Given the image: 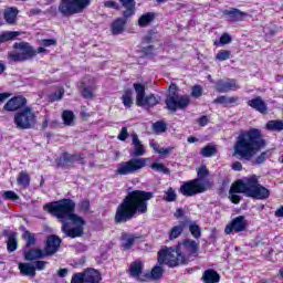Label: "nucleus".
<instances>
[{
  "mask_svg": "<svg viewBox=\"0 0 283 283\" xmlns=\"http://www.w3.org/2000/svg\"><path fill=\"white\" fill-rule=\"evenodd\" d=\"M130 138H132L133 156L137 158L140 156H145L146 154L145 145H143V142H140V138H138V134L136 133L130 134Z\"/></svg>",
  "mask_w": 283,
  "mask_h": 283,
  "instance_id": "obj_18",
  "label": "nucleus"
},
{
  "mask_svg": "<svg viewBox=\"0 0 283 283\" xmlns=\"http://www.w3.org/2000/svg\"><path fill=\"white\" fill-rule=\"evenodd\" d=\"M23 239L27 241V247H34L36 243V238L33 233H30V231L23 233Z\"/></svg>",
  "mask_w": 283,
  "mask_h": 283,
  "instance_id": "obj_45",
  "label": "nucleus"
},
{
  "mask_svg": "<svg viewBox=\"0 0 283 283\" xmlns=\"http://www.w3.org/2000/svg\"><path fill=\"white\" fill-rule=\"evenodd\" d=\"M125 30V20L117 19L112 24V33L113 34H120Z\"/></svg>",
  "mask_w": 283,
  "mask_h": 283,
  "instance_id": "obj_38",
  "label": "nucleus"
},
{
  "mask_svg": "<svg viewBox=\"0 0 283 283\" xmlns=\"http://www.w3.org/2000/svg\"><path fill=\"white\" fill-rule=\"evenodd\" d=\"M3 197L7 198V200H19V196L14 193V191H6Z\"/></svg>",
  "mask_w": 283,
  "mask_h": 283,
  "instance_id": "obj_55",
  "label": "nucleus"
},
{
  "mask_svg": "<svg viewBox=\"0 0 283 283\" xmlns=\"http://www.w3.org/2000/svg\"><path fill=\"white\" fill-rule=\"evenodd\" d=\"M41 44L44 48H50V45H56V41L54 39L42 40Z\"/></svg>",
  "mask_w": 283,
  "mask_h": 283,
  "instance_id": "obj_58",
  "label": "nucleus"
},
{
  "mask_svg": "<svg viewBox=\"0 0 283 283\" xmlns=\"http://www.w3.org/2000/svg\"><path fill=\"white\" fill-rule=\"evenodd\" d=\"M189 103L190 99L187 96L178 95V86H176V84H171L169 86L166 105L170 112H176V109H185Z\"/></svg>",
  "mask_w": 283,
  "mask_h": 283,
  "instance_id": "obj_8",
  "label": "nucleus"
},
{
  "mask_svg": "<svg viewBox=\"0 0 283 283\" xmlns=\"http://www.w3.org/2000/svg\"><path fill=\"white\" fill-rule=\"evenodd\" d=\"M151 169H155V171H160L161 174H169V169H167L165 165L160 163L153 164Z\"/></svg>",
  "mask_w": 283,
  "mask_h": 283,
  "instance_id": "obj_48",
  "label": "nucleus"
},
{
  "mask_svg": "<svg viewBox=\"0 0 283 283\" xmlns=\"http://www.w3.org/2000/svg\"><path fill=\"white\" fill-rule=\"evenodd\" d=\"M45 266H48V262L38 261L34 265V269H36L38 271H43V269H45Z\"/></svg>",
  "mask_w": 283,
  "mask_h": 283,
  "instance_id": "obj_59",
  "label": "nucleus"
},
{
  "mask_svg": "<svg viewBox=\"0 0 283 283\" xmlns=\"http://www.w3.org/2000/svg\"><path fill=\"white\" fill-rule=\"evenodd\" d=\"M7 247L10 253H12V251H17V234L12 233L9 235Z\"/></svg>",
  "mask_w": 283,
  "mask_h": 283,
  "instance_id": "obj_43",
  "label": "nucleus"
},
{
  "mask_svg": "<svg viewBox=\"0 0 283 283\" xmlns=\"http://www.w3.org/2000/svg\"><path fill=\"white\" fill-rule=\"evenodd\" d=\"M211 188V182L202 181L200 179H193L187 182H184L180 187L179 191L182 196H196V193H202L207 191V189Z\"/></svg>",
  "mask_w": 283,
  "mask_h": 283,
  "instance_id": "obj_10",
  "label": "nucleus"
},
{
  "mask_svg": "<svg viewBox=\"0 0 283 283\" xmlns=\"http://www.w3.org/2000/svg\"><path fill=\"white\" fill-rule=\"evenodd\" d=\"M155 15L154 13H145L144 15H142L138 20V25L140 28H147V25H149V23H151V21H154Z\"/></svg>",
  "mask_w": 283,
  "mask_h": 283,
  "instance_id": "obj_39",
  "label": "nucleus"
},
{
  "mask_svg": "<svg viewBox=\"0 0 283 283\" xmlns=\"http://www.w3.org/2000/svg\"><path fill=\"white\" fill-rule=\"evenodd\" d=\"M92 0H60L57 11L62 17H74V14H82Z\"/></svg>",
  "mask_w": 283,
  "mask_h": 283,
  "instance_id": "obj_5",
  "label": "nucleus"
},
{
  "mask_svg": "<svg viewBox=\"0 0 283 283\" xmlns=\"http://www.w3.org/2000/svg\"><path fill=\"white\" fill-rule=\"evenodd\" d=\"M154 195L143 190H134L125 197L123 202L117 207L115 222H127L136 213H147V201L151 200Z\"/></svg>",
  "mask_w": 283,
  "mask_h": 283,
  "instance_id": "obj_2",
  "label": "nucleus"
},
{
  "mask_svg": "<svg viewBox=\"0 0 283 283\" xmlns=\"http://www.w3.org/2000/svg\"><path fill=\"white\" fill-rule=\"evenodd\" d=\"M14 50L9 52L8 56L11 61H28L36 56V50L28 42H19L13 44Z\"/></svg>",
  "mask_w": 283,
  "mask_h": 283,
  "instance_id": "obj_7",
  "label": "nucleus"
},
{
  "mask_svg": "<svg viewBox=\"0 0 283 283\" xmlns=\"http://www.w3.org/2000/svg\"><path fill=\"white\" fill-rule=\"evenodd\" d=\"M265 129H269L270 132H282L283 120H280V119L270 120L266 123Z\"/></svg>",
  "mask_w": 283,
  "mask_h": 283,
  "instance_id": "obj_34",
  "label": "nucleus"
},
{
  "mask_svg": "<svg viewBox=\"0 0 283 283\" xmlns=\"http://www.w3.org/2000/svg\"><path fill=\"white\" fill-rule=\"evenodd\" d=\"M198 178H207L209 176V169H207V166H201L197 170Z\"/></svg>",
  "mask_w": 283,
  "mask_h": 283,
  "instance_id": "obj_51",
  "label": "nucleus"
},
{
  "mask_svg": "<svg viewBox=\"0 0 283 283\" xmlns=\"http://www.w3.org/2000/svg\"><path fill=\"white\" fill-rule=\"evenodd\" d=\"M232 169L234 171H241L242 170V164L240 161H235L234 164H232Z\"/></svg>",
  "mask_w": 283,
  "mask_h": 283,
  "instance_id": "obj_63",
  "label": "nucleus"
},
{
  "mask_svg": "<svg viewBox=\"0 0 283 283\" xmlns=\"http://www.w3.org/2000/svg\"><path fill=\"white\" fill-rule=\"evenodd\" d=\"M182 231H185V226L182 224L172 227L169 233V240H176V238H180Z\"/></svg>",
  "mask_w": 283,
  "mask_h": 283,
  "instance_id": "obj_40",
  "label": "nucleus"
},
{
  "mask_svg": "<svg viewBox=\"0 0 283 283\" xmlns=\"http://www.w3.org/2000/svg\"><path fill=\"white\" fill-rule=\"evenodd\" d=\"M122 2V6L126 8V11L124 12V17H132L134 14V9L136 8V1L134 0H119Z\"/></svg>",
  "mask_w": 283,
  "mask_h": 283,
  "instance_id": "obj_33",
  "label": "nucleus"
},
{
  "mask_svg": "<svg viewBox=\"0 0 283 283\" xmlns=\"http://www.w3.org/2000/svg\"><path fill=\"white\" fill-rule=\"evenodd\" d=\"M19 269L22 275H29L30 277H34V275H36V269L32 263H19Z\"/></svg>",
  "mask_w": 283,
  "mask_h": 283,
  "instance_id": "obj_29",
  "label": "nucleus"
},
{
  "mask_svg": "<svg viewBox=\"0 0 283 283\" xmlns=\"http://www.w3.org/2000/svg\"><path fill=\"white\" fill-rule=\"evenodd\" d=\"M216 59L217 61H229V59H231V51L220 50L216 54Z\"/></svg>",
  "mask_w": 283,
  "mask_h": 283,
  "instance_id": "obj_46",
  "label": "nucleus"
},
{
  "mask_svg": "<svg viewBox=\"0 0 283 283\" xmlns=\"http://www.w3.org/2000/svg\"><path fill=\"white\" fill-rule=\"evenodd\" d=\"M84 275L85 283H99L101 273L94 269H88L82 273Z\"/></svg>",
  "mask_w": 283,
  "mask_h": 283,
  "instance_id": "obj_24",
  "label": "nucleus"
},
{
  "mask_svg": "<svg viewBox=\"0 0 283 283\" xmlns=\"http://www.w3.org/2000/svg\"><path fill=\"white\" fill-rule=\"evenodd\" d=\"M177 249L179 250V253H181L182 258H186L187 264V262L191 260V255H196V253H198L199 244L191 239H186Z\"/></svg>",
  "mask_w": 283,
  "mask_h": 283,
  "instance_id": "obj_13",
  "label": "nucleus"
},
{
  "mask_svg": "<svg viewBox=\"0 0 283 283\" xmlns=\"http://www.w3.org/2000/svg\"><path fill=\"white\" fill-rule=\"evenodd\" d=\"M127 138H129V133L127 132V127H123L117 136V139L125 142Z\"/></svg>",
  "mask_w": 283,
  "mask_h": 283,
  "instance_id": "obj_50",
  "label": "nucleus"
},
{
  "mask_svg": "<svg viewBox=\"0 0 283 283\" xmlns=\"http://www.w3.org/2000/svg\"><path fill=\"white\" fill-rule=\"evenodd\" d=\"M24 258L29 262H32L34 260H41V258H48V255L45 254L44 250L34 249V250H30L29 252H27L24 254Z\"/></svg>",
  "mask_w": 283,
  "mask_h": 283,
  "instance_id": "obj_28",
  "label": "nucleus"
},
{
  "mask_svg": "<svg viewBox=\"0 0 283 283\" xmlns=\"http://www.w3.org/2000/svg\"><path fill=\"white\" fill-rule=\"evenodd\" d=\"M191 96H193V98H200V96H202V86L200 85L193 86Z\"/></svg>",
  "mask_w": 283,
  "mask_h": 283,
  "instance_id": "obj_49",
  "label": "nucleus"
},
{
  "mask_svg": "<svg viewBox=\"0 0 283 283\" xmlns=\"http://www.w3.org/2000/svg\"><path fill=\"white\" fill-rule=\"evenodd\" d=\"M149 158H133L128 161H124L118 165L116 169V174L119 176H129V174H136V171H140L144 167H147V163Z\"/></svg>",
  "mask_w": 283,
  "mask_h": 283,
  "instance_id": "obj_9",
  "label": "nucleus"
},
{
  "mask_svg": "<svg viewBox=\"0 0 283 283\" xmlns=\"http://www.w3.org/2000/svg\"><path fill=\"white\" fill-rule=\"evenodd\" d=\"M266 142L262 136V132L256 128H251L249 130L241 132L237 137L234 144V154L233 156H239L244 158V160H251L253 156L260 153V149L264 148Z\"/></svg>",
  "mask_w": 283,
  "mask_h": 283,
  "instance_id": "obj_3",
  "label": "nucleus"
},
{
  "mask_svg": "<svg viewBox=\"0 0 283 283\" xmlns=\"http://www.w3.org/2000/svg\"><path fill=\"white\" fill-rule=\"evenodd\" d=\"M105 8H114L115 10H118V3L114 0H107L104 2Z\"/></svg>",
  "mask_w": 283,
  "mask_h": 283,
  "instance_id": "obj_57",
  "label": "nucleus"
},
{
  "mask_svg": "<svg viewBox=\"0 0 283 283\" xmlns=\"http://www.w3.org/2000/svg\"><path fill=\"white\" fill-rule=\"evenodd\" d=\"M202 279L205 283H216L220 282V274L213 270H208L203 273Z\"/></svg>",
  "mask_w": 283,
  "mask_h": 283,
  "instance_id": "obj_31",
  "label": "nucleus"
},
{
  "mask_svg": "<svg viewBox=\"0 0 283 283\" xmlns=\"http://www.w3.org/2000/svg\"><path fill=\"white\" fill-rule=\"evenodd\" d=\"M153 129L157 134H163L164 132H167V124L165 122H156L153 125Z\"/></svg>",
  "mask_w": 283,
  "mask_h": 283,
  "instance_id": "obj_47",
  "label": "nucleus"
},
{
  "mask_svg": "<svg viewBox=\"0 0 283 283\" xmlns=\"http://www.w3.org/2000/svg\"><path fill=\"white\" fill-rule=\"evenodd\" d=\"M18 14H19V10H17V8H7L4 9V12H3L4 21L9 25H17Z\"/></svg>",
  "mask_w": 283,
  "mask_h": 283,
  "instance_id": "obj_25",
  "label": "nucleus"
},
{
  "mask_svg": "<svg viewBox=\"0 0 283 283\" xmlns=\"http://www.w3.org/2000/svg\"><path fill=\"white\" fill-rule=\"evenodd\" d=\"M223 14L229 17V21H244V19L249 17V13L242 12L239 9L226 10L223 11Z\"/></svg>",
  "mask_w": 283,
  "mask_h": 283,
  "instance_id": "obj_21",
  "label": "nucleus"
},
{
  "mask_svg": "<svg viewBox=\"0 0 283 283\" xmlns=\"http://www.w3.org/2000/svg\"><path fill=\"white\" fill-rule=\"evenodd\" d=\"M275 217H276V218H283V206H281V207L275 211Z\"/></svg>",
  "mask_w": 283,
  "mask_h": 283,
  "instance_id": "obj_64",
  "label": "nucleus"
},
{
  "mask_svg": "<svg viewBox=\"0 0 283 283\" xmlns=\"http://www.w3.org/2000/svg\"><path fill=\"white\" fill-rule=\"evenodd\" d=\"M14 125L18 129H30L36 125V115L32 108H24L14 115Z\"/></svg>",
  "mask_w": 283,
  "mask_h": 283,
  "instance_id": "obj_11",
  "label": "nucleus"
},
{
  "mask_svg": "<svg viewBox=\"0 0 283 283\" xmlns=\"http://www.w3.org/2000/svg\"><path fill=\"white\" fill-rule=\"evenodd\" d=\"M61 247V238L56 235H51L46 240V245L44 248L45 255H54Z\"/></svg>",
  "mask_w": 283,
  "mask_h": 283,
  "instance_id": "obj_17",
  "label": "nucleus"
},
{
  "mask_svg": "<svg viewBox=\"0 0 283 283\" xmlns=\"http://www.w3.org/2000/svg\"><path fill=\"white\" fill-rule=\"evenodd\" d=\"M240 85L235 82V80H230V81H219L217 83L216 90L218 92H231V90H239Z\"/></svg>",
  "mask_w": 283,
  "mask_h": 283,
  "instance_id": "obj_22",
  "label": "nucleus"
},
{
  "mask_svg": "<svg viewBox=\"0 0 283 283\" xmlns=\"http://www.w3.org/2000/svg\"><path fill=\"white\" fill-rule=\"evenodd\" d=\"M74 209H76V203L72 199H62L44 206V211L61 220L62 231L67 238H81L87 222L83 217L74 213Z\"/></svg>",
  "mask_w": 283,
  "mask_h": 283,
  "instance_id": "obj_1",
  "label": "nucleus"
},
{
  "mask_svg": "<svg viewBox=\"0 0 283 283\" xmlns=\"http://www.w3.org/2000/svg\"><path fill=\"white\" fill-rule=\"evenodd\" d=\"M249 107H252V109H255L256 112H260V114H266L268 107H266V102L262 99V97H255L252 99L248 101Z\"/></svg>",
  "mask_w": 283,
  "mask_h": 283,
  "instance_id": "obj_20",
  "label": "nucleus"
},
{
  "mask_svg": "<svg viewBox=\"0 0 283 283\" xmlns=\"http://www.w3.org/2000/svg\"><path fill=\"white\" fill-rule=\"evenodd\" d=\"M189 229H190V233H191V235H193V238H200V227H198L196 224H191Z\"/></svg>",
  "mask_w": 283,
  "mask_h": 283,
  "instance_id": "obj_54",
  "label": "nucleus"
},
{
  "mask_svg": "<svg viewBox=\"0 0 283 283\" xmlns=\"http://www.w3.org/2000/svg\"><path fill=\"white\" fill-rule=\"evenodd\" d=\"M21 32L19 31H7L0 34V45L7 41H14L15 36H19Z\"/></svg>",
  "mask_w": 283,
  "mask_h": 283,
  "instance_id": "obj_35",
  "label": "nucleus"
},
{
  "mask_svg": "<svg viewBox=\"0 0 283 283\" xmlns=\"http://www.w3.org/2000/svg\"><path fill=\"white\" fill-rule=\"evenodd\" d=\"M247 227H249V223L244 216H239L226 226L224 233L227 235H231V233H242V231H247Z\"/></svg>",
  "mask_w": 283,
  "mask_h": 283,
  "instance_id": "obj_14",
  "label": "nucleus"
},
{
  "mask_svg": "<svg viewBox=\"0 0 283 283\" xmlns=\"http://www.w3.org/2000/svg\"><path fill=\"white\" fill-rule=\"evenodd\" d=\"M25 103H28V99H25V97L15 96L6 103L4 109L6 112H17V109H21V107H23Z\"/></svg>",
  "mask_w": 283,
  "mask_h": 283,
  "instance_id": "obj_19",
  "label": "nucleus"
},
{
  "mask_svg": "<svg viewBox=\"0 0 283 283\" xmlns=\"http://www.w3.org/2000/svg\"><path fill=\"white\" fill-rule=\"evenodd\" d=\"M64 124L72 125L74 123V113L72 111H64L62 114Z\"/></svg>",
  "mask_w": 283,
  "mask_h": 283,
  "instance_id": "obj_44",
  "label": "nucleus"
},
{
  "mask_svg": "<svg viewBox=\"0 0 283 283\" xmlns=\"http://www.w3.org/2000/svg\"><path fill=\"white\" fill-rule=\"evenodd\" d=\"M136 93L137 107H156L158 105V98L154 95L145 96V85L142 83L133 84Z\"/></svg>",
  "mask_w": 283,
  "mask_h": 283,
  "instance_id": "obj_12",
  "label": "nucleus"
},
{
  "mask_svg": "<svg viewBox=\"0 0 283 283\" xmlns=\"http://www.w3.org/2000/svg\"><path fill=\"white\" fill-rule=\"evenodd\" d=\"M217 151H218V149L216 148V145L209 144L201 149L200 154L205 158H211V156H216Z\"/></svg>",
  "mask_w": 283,
  "mask_h": 283,
  "instance_id": "obj_37",
  "label": "nucleus"
},
{
  "mask_svg": "<svg viewBox=\"0 0 283 283\" xmlns=\"http://www.w3.org/2000/svg\"><path fill=\"white\" fill-rule=\"evenodd\" d=\"M177 198H178V195H176V190H174V188H168L165 191L164 200H166V202H176Z\"/></svg>",
  "mask_w": 283,
  "mask_h": 283,
  "instance_id": "obj_42",
  "label": "nucleus"
},
{
  "mask_svg": "<svg viewBox=\"0 0 283 283\" xmlns=\"http://www.w3.org/2000/svg\"><path fill=\"white\" fill-rule=\"evenodd\" d=\"M65 91L63 88L57 90L54 94L51 95V101H61L63 98Z\"/></svg>",
  "mask_w": 283,
  "mask_h": 283,
  "instance_id": "obj_53",
  "label": "nucleus"
},
{
  "mask_svg": "<svg viewBox=\"0 0 283 283\" xmlns=\"http://www.w3.org/2000/svg\"><path fill=\"white\" fill-rule=\"evenodd\" d=\"M85 282V276L83 273H76L73 275L71 283H84Z\"/></svg>",
  "mask_w": 283,
  "mask_h": 283,
  "instance_id": "obj_52",
  "label": "nucleus"
},
{
  "mask_svg": "<svg viewBox=\"0 0 283 283\" xmlns=\"http://www.w3.org/2000/svg\"><path fill=\"white\" fill-rule=\"evenodd\" d=\"M80 87L84 98H94V92H96V80L92 76H85L80 83Z\"/></svg>",
  "mask_w": 283,
  "mask_h": 283,
  "instance_id": "obj_15",
  "label": "nucleus"
},
{
  "mask_svg": "<svg viewBox=\"0 0 283 283\" xmlns=\"http://www.w3.org/2000/svg\"><path fill=\"white\" fill-rule=\"evenodd\" d=\"M76 161L83 164V156L64 154L60 158L59 165L60 167H67V165H72V163H76Z\"/></svg>",
  "mask_w": 283,
  "mask_h": 283,
  "instance_id": "obj_23",
  "label": "nucleus"
},
{
  "mask_svg": "<svg viewBox=\"0 0 283 283\" xmlns=\"http://www.w3.org/2000/svg\"><path fill=\"white\" fill-rule=\"evenodd\" d=\"M214 103H219L220 105H227V96H220L214 99Z\"/></svg>",
  "mask_w": 283,
  "mask_h": 283,
  "instance_id": "obj_61",
  "label": "nucleus"
},
{
  "mask_svg": "<svg viewBox=\"0 0 283 283\" xmlns=\"http://www.w3.org/2000/svg\"><path fill=\"white\" fill-rule=\"evenodd\" d=\"M243 185L245 187V196L249 198H254L255 200H266L271 196V191L264 186L260 185L258 176L252 175L249 178L243 179Z\"/></svg>",
  "mask_w": 283,
  "mask_h": 283,
  "instance_id": "obj_4",
  "label": "nucleus"
},
{
  "mask_svg": "<svg viewBox=\"0 0 283 283\" xmlns=\"http://www.w3.org/2000/svg\"><path fill=\"white\" fill-rule=\"evenodd\" d=\"M18 185H20L21 187H28V185H30V175L25 171H22L18 175Z\"/></svg>",
  "mask_w": 283,
  "mask_h": 283,
  "instance_id": "obj_41",
  "label": "nucleus"
},
{
  "mask_svg": "<svg viewBox=\"0 0 283 283\" xmlns=\"http://www.w3.org/2000/svg\"><path fill=\"white\" fill-rule=\"evenodd\" d=\"M238 193H247V188L244 186V180H238L235 181L229 192V199L233 205H240V200H242V197Z\"/></svg>",
  "mask_w": 283,
  "mask_h": 283,
  "instance_id": "obj_16",
  "label": "nucleus"
},
{
  "mask_svg": "<svg viewBox=\"0 0 283 283\" xmlns=\"http://www.w3.org/2000/svg\"><path fill=\"white\" fill-rule=\"evenodd\" d=\"M220 43H221V45H227V44L231 43V35H229V33L222 34L220 38Z\"/></svg>",
  "mask_w": 283,
  "mask_h": 283,
  "instance_id": "obj_56",
  "label": "nucleus"
},
{
  "mask_svg": "<svg viewBox=\"0 0 283 283\" xmlns=\"http://www.w3.org/2000/svg\"><path fill=\"white\" fill-rule=\"evenodd\" d=\"M122 103L125 107H132L134 105V93L132 90H125L122 95Z\"/></svg>",
  "mask_w": 283,
  "mask_h": 283,
  "instance_id": "obj_32",
  "label": "nucleus"
},
{
  "mask_svg": "<svg viewBox=\"0 0 283 283\" xmlns=\"http://www.w3.org/2000/svg\"><path fill=\"white\" fill-rule=\"evenodd\" d=\"M138 238L135 237L134 234H127V233H124L122 235V244L124 247V249H132V244H134V242H136Z\"/></svg>",
  "mask_w": 283,
  "mask_h": 283,
  "instance_id": "obj_36",
  "label": "nucleus"
},
{
  "mask_svg": "<svg viewBox=\"0 0 283 283\" xmlns=\"http://www.w3.org/2000/svg\"><path fill=\"white\" fill-rule=\"evenodd\" d=\"M149 145L156 154H160L161 156H169L174 151V147H168V148H161L160 145L156 143V140L151 139L149 142Z\"/></svg>",
  "mask_w": 283,
  "mask_h": 283,
  "instance_id": "obj_30",
  "label": "nucleus"
},
{
  "mask_svg": "<svg viewBox=\"0 0 283 283\" xmlns=\"http://www.w3.org/2000/svg\"><path fill=\"white\" fill-rule=\"evenodd\" d=\"M158 263L167 264V266H178V264H187V258L182 256L178 248L164 249L158 253Z\"/></svg>",
  "mask_w": 283,
  "mask_h": 283,
  "instance_id": "obj_6",
  "label": "nucleus"
},
{
  "mask_svg": "<svg viewBox=\"0 0 283 283\" xmlns=\"http://www.w3.org/2000/svg\"><path fill=\"white\" fill-rule=\"evenodd\" d=\"M163 268L157 265L150 273H146L144 277H140V282H147V280H160V277H163Z\"/></svg>",
  "mask_w": 283,
  "mask_h": 283,
  "instance_id": "obj_27",
  "label": "nucleus"
},
{
  "mask_svg": "<svg viewBox=\"0 0 283 283\" xmlns=\"http://www.w3.org/2000/svg\"><path fill=\"white\" fill-rule=\"evenodd\" d=\"M11 96H12V94H10V93H0V103L8 101V98H10Z\"/></svg>",
  "mask_w": 283,
  "mask_h": 283,
  "instance_id": "obj_62",
  "label": "nucleus"
},
{
  "mask_svg": "<svg viewBox=\"0 0 283 283\" xmlns=\"http://www.w3.org/2000/svg\"><path fill=\"white\" fill-rule=\"evenodd\" d=\"M130 277H136V280L140 281V277H145L143 274V262L135 261L129 266Z\"/></svg>",
  "mask_w": 283,
  "mask_h": 283,
  "instance_id": "obj_26",
  "label": "nucleus"
},
{
  "mask_svg": "<svg viewBox=\"0 0 283 283\" xmlns=\"http://www.w3.org/2000/svg\"><path fill=\"white\" fill-rule=\"evenodd\" d=\"M198 123L201 127H205L209 123V117L202 116L201 118L198 119Z\"/></svg>",
  "mask_w": 283,
  "mask_h": 283,
  "instance_id": "obj_60",
  "label": "nucleus"
}]
</instances>
